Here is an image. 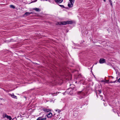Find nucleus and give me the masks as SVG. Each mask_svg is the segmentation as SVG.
I'll use <instances>...</instances> for the list:
<instances>
[{"instance_id":"f257e3e1","label":"nucleus","mask_w":120,"mask_h":120,"mask_svg":"<svg viewBox=\"0 0 120 120\" xmlns=\"http://www.w3.org/2000/svg\"><path fill=\"white\" fill-rule=\"evenodd\" d=\"M106 62L105 60L103 58H100L99 60V62L100 64H103L105 63Z\"/></svg>"},{"instance_id":"f03ea898","label":"nucleus","mask_w":120,"mask_h":120,"mask_svg":"<svg viewBox=\"0 0 120 120\" xmlns=\"http://www.w3.org/2000/svg\"><path fill=\"white\" fill-rule=\"evenodd\" d=\"M47 117L49 118H50L52 117V113L51 112H50L48 114L46 115Z\"/></svg>"},{"instance_id":"7ed1b4c3","label":"nucleus","mask_w":120,"mask_h":120,"mask_svg":"<svg viewBox=\"0 0 120 120\" xmlns=\"http://www.w3.org/2000/svg\"><path fill=\"white\" fill-rule=\"evenodd\" d=\"M43 111L47 112L51 111V110L49 109L43 108Z\"/></svg>"},{"instance_id":"20e7f679","label":"nucleus","mask_w":120,"mask_h":120,"mask_svg":"<svg viewBox=\"0 0 120 120\" xmlns=\"http://www.w3.org/2000/svg\"><path fill=\"white\" fill-rule=\"evenodd\" d=\"M9 95H10L12 98H15L16 99L17 98V97L15 95L13 94H9Z\"/></svg>"},{"instance_id":"39448f33","label":"nucleus","mask_w":120,"mask_h":120,"mask_svg":"<svg viewBox=\"0 0 120 120\" xmlns=\"http://www.w3.org/2000/svg\"><path fill=\"white\" fill-rule=\"evenodd\" d=\"M73 4L69 3L68 4V6L70 8L73 7Z\"/></svg>"},{"instance_id":"423d86ee","label":"nucleus","mask_w":120,"mask_h":120,"mask_svg":"<svg viewBox=\"0 0 120 120\" xmlns=\"http://www.w3.org/2000/svg\"><path fill=\"white\" fill-rule=\"evenodd\" d=\"M66 24H72L73 22L72 21H66Z\"/></svg>"},{"instance_id":"0eeeda50","label":"nucleus","mask_w":120,"mask_h":120,"mask_svg":"<svg viewBox=\"0 0 120 120\" xmlns=\"http://www.w3.org/2000/svg\"><path fill=\"white\" fill-rule=\"evenodd\" d=\"M66 21H64L61 22L60 23V24L59 25H66Z\"/></svg>"},{"instance_id":"6e6552de","label":"nucleus","mask_w":120,"mask_h":120,"mask_svg":"<svg viewBox=\"0 0 120 120\" xmlns=\"http://www.w3.org/2000/svg\"><path fill=\"white\" fill-rule=\"evenodd\" d=\"M78 94H81L82 95H84L85 94L82 91H79L78 92Z\"/></svg>"},{"instance_id":"1a4fd4ad","label":"nucleus","mask_w":120,"mask_h":120,"mask_svg":"<svg viewBox=\"0 0 120 120\" xmlns=\"http://www.w3.org/2000/svg\"><path fill=\"white\" fill-rule=\"evenodd\" d=\"M33 14V12H26L24 14V15H30V14Z\"/></svg>"},{"instance_id":"9d476101","label":"nucleus","mask_w":120,"mask_h":120,"mask_svg":"<svg viewBox=\"0 0 120 120\" xmlns=\"http://www.w3.org/2000/svg\"><path fill=\"white\" fill-rule=\"evenodd\" d=\"M55 1L58 3H60L63 1V0H55Z\"/></svg>"},{"instance_id":"9b49d317","label":"nucleus","mask_w":120,"mask_h":120,"mask_svg":"<svg viewBox=\"0 0 120 120\" xmlns=\"http://www.w3.org/2000/svg\"><path fill=\"white\" fill-rule=\"evenodd\" d=\"M41 120H46V117L43 118V116L40 117Z\"/></svg>"},{"instance_id":"f8f14e48","label":"nucleus","mask_w":120,"mask_h":120,"mask_svg":"<svg viewBox=\"0 0 120 120\" xmlns=\"http://www.w3.org/2000/svg\"><path fill=\"white\" fill-rule=\"evenodd\" d=\"M34 10H35L36 11L39 12L41 10L38 8H34Z\"/></svg>"},{"instance_id":"ddd939ff","label":"nucleus","mask_w":120,"mask_h":120,"mask_svg":"<svg viewBox=\"0 0 120 120\" xmlns=\"http://www.w3.org/2000/svg\"><path fill=\"white\" fill-rule=\"evenodd\" d=\"M7 119H9L10 120H11L12 119V118L10 116H8V115L7 116Z\"/></svg>"},{"instance_id":"4468645a","label":"nucleus","mask_w":120,"mask_h":120,"mask_svg":"<svg viewBox=\"0 0 120 120\" xmlns=\"http://www.w3.org/2000/svg\"><path fill=\"white\" fill-rule=\"evenodd\" d=\"M10 7L11 8L13 9H14L15 8V7L13 5H11L10 6Z\"/></svg>"},{"instance_id":"2eb2a0df","label":"nucleus","mask_w":120,"mask_h":120,"mask_svg":"<svg viewBox=\"0 0 120 120\" xmlns=\"http://www.w3.org/2000/svg\"><path fill=\"white\" fill-rule=\"evenodd\" d=\"M100 82H104L105 83L104 84H105V83H109V82H106V81H105V80H101L100 81Z\"/></svg>"},{"instance_id":"dca6fc26","label":"nucleus","mask_w":120,"mask_h":120,"mask_svg":"<svg viewBox=\"0 0 120 120\" xmlns=\"http://www.w3.org/2000/svg\"><path fill=\"white\" fill-rule=\"evenodd\" d=\"M69 1L70 2H69L70 3H74V0H69Z\"/></svg>"},{"instance_id":"f3484780","label":"nucleus","mask_w":120,"mask_h":120,"mask_svg":"<svg viewBox=\"0 0 120 120\" xmlns=\"http://www.w3.org/2000/svg\"><path fill=\"white\" fill-rule=\"evenodd\" d=\"M7 115L6 114H4L3 115V117L4 118H5L6 117H7Z\"/></svg>"},{"instance_id":"a211bd4d","label":"nucleus","mask_w":120,"mask_h":120,"mask_svg":"<svg viewBox=\"0 0 120 120\" xmlns=\"http://www.w3.org/2000/svg\"><path fill=\"white\" fill-rule=\"evenodd\" d=\"M59 6L61 7L62 8H65L64 6L63 5H59Z\"/></svg>"},{"instance_id":"6ab92c4d","label":"nucleus","mask_w":120,"mask_h":120,"mask_svg":"<svg viewBox=\"0 0 120 120\" xmlns=\"http://www.w3.org/2000/svg\"><path fill=\"white\" fill-rule=\"evenodd\" d=\"M56 111H58L59 113H60V112L61 111L59 109H57L56 110Z\"/></svg>"},{"instance_id":"aec40b11","label":"nucleus","mask_w":120,"mask_h":120,"mask_svg":"<svg viewBox=\"0 0 120 120\" xmlns=\"http://www.w3.org/2000/svg\"><path fill=\"white\" fill-rule=\"evenodd\" d=\"M109 1L110 3V5L111 6V7H112L113 6H112V1L111 0H110V1Z\"/></svg>"},{"instance_id":"412c9836","label":"nucleus","mask_w":120,"mask_h":120,"mask_svg":"<svg viewBox=\"0 0 120 120\" xmlns=\"http://www.w3.org/2000/svg\"><path fill=\"white\" fill-rule=\"evenodd\" d=\"M51 94H52V95H53V94H55L54 95H56V93H51Z\"/></svg>"},{"instance_id":"4be33fe9","label":"nucleus","mask_w":120,"mask_h":120,"mask_svg":"<svg viewBox=\"0 0 120 120\" xmlns=\"http://www.w3.org/2000/svg\"><path fill=\"white\" fill-rule=\"evenodd\" d=\"M117 82H119L120 83V78L118 80Z\"/></svg>"},{"instance_id":"5701e85b","label":"nucleus","mask_w":120,"mask_h":120,"mask_svg":"<svg viewBox=\"0 0 120 120\" xmlns=\"http://www.w3.org/2000/svg\"><path fill=\"white\" fill-rule=\"evenodd\" d=\"M98 91L99 93V94H100L101 93V90H98Z\"/></svg>"},{"instance_id":"b1692460","label":"nucleus","mask_w":120,"mask_h":120,"mask_svg":"<svg viewBox=\"0 0 120 120\" xmlns=\"http://www.w3.org/2000/svg\"><path fill=\"white\" fill-rule=\"evenodd\" d=\"M36 120H41L40 118V117L38 118Z\"/></svg>"},{"instance_id":"393cba45","label":"nucleus","mask_w":120,"mask_h":120,"mask_svg":"<svg viewBox=\"0 0 120 120\" xmlns=\"http://www.w3.org/2000/svg\"><path fill=\"white\" fill-rule=\"evenodd\" d=\"M37 1V0H35L34 1H32V2H31V3H33V2H36V1Z\"/></svg>"},{"instance_id":"a878e982","label":"nucleus","mask_w":120,"mask_h":120,"mask_svg":"<svg viewBox=\"0 0 120 120\" xmlns=\"http://www.w3.org/2000/svg\"><path fill=\"white\" fill-rule=\"evenodd\" d=\"M105 81H106V82H108L109 81V80H106Z\"/></svg>"},{"instance_id":"bb28decb","label":"nucleus","mask_w":120,"mask_h":120,"mask_svg":"<svg viewBox=\"0 0 120 120\" xmlns=\"http://www.w3.org/2000/svg\"><path fill=\"white\" fill-rule=\"evenodd\" d=\"M116 80L114 81H113L112 82L113 83H115V82H116Z\"/></svg>"},{"instance_id":"cd10ccee","label":"nucleus","mask_w":120,"mask_h":120,"mask_svg":"<svg viewBox=\"0 0 120 120\" xmlns=\"http://www.w3.org/2000/svg\"><path fill=\"white\" fill-rule=\"evenodd\" d=\"M110 77H111V78H112V79H113L114 78V77L113 76H111Z\"/></svg>"},{"instance_id":"c85d7f7f","label":"nucleus","mask_w":120,"mask_h":120,"mask_svg":"<svg viewBox=\"0 0 120 120\" xmlns=\"http://www.w3.org/2000/svg\"><path fill=\"white\" fill-rule=\"evenodd\" d=\"M113 82L112 81H110V83H113L112 82ZM110 83V82H109Z\"/></svg>"},{"instance_id":"c756f323","label":"nucleus","mask_w":120,"mask_h":120,"mask_svg":"<svg viewBox=\"0 0 120 120\" xmlns=\"http://www.w3.org/2000/svg\"><path fill=\"white\" fill-rule=\"evenodd\" d=\"M55 114H54V115H52V116H55Z\"/></svg>"},{"instance_id":"7c9ffc66","label":"nucleus","mask_w":120,"mask_h":120,"mask_svg":"<svg viewBox=\"0 0 120 120\" xmlns=\"http://www.w3.org/2000/svg\"><path fill=\"white\" fill-rule=\"evenodd\" d=\"M104 2L106 1V0H103Z\"/></svg>"},{"instance_id":"2f4dec72","label":"nucleus","mask_w":120,"mask_h":120,"mask_svg":"<svg viewBox=\"0 0 120 120\" xmlns=\"http://www.w3.org/2000/svg\"><path fill=\"white\" fill-rule=\"evenodd\" d=\"M117 78H118V77H116V78L117 79Z\"/></svg>"},{"instance_id":"473e14b6","label":"nucleus","mask_w":120,"mask_h":120,"mask_svg":"<svg viewBox=\"0 0 120 120\" xmlns=\"http://www.w3.org/2000/svg\"><path fill=\"white\" fill-rule=\"evenodd\" d=\"M68 90H69V89H67V91H68Z\"/></svg>"},{"instance_id":"72a5a7b5","label":"nucleus","mask_w":120,"mask_h":120,"mask_svg":"<svg viewBox=\"0 0 120 120\" xmlns=\"http://www.w3.org/2000/svg\"><path fill=\"white\" fill-rule=\"evenodd\" d=\"M109 0V1H110L111 0Z\"/></svg>"}]
</instances>
